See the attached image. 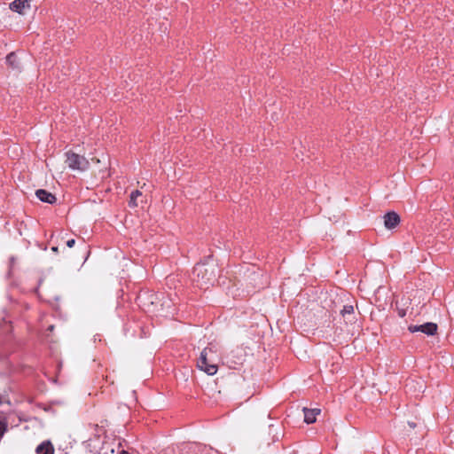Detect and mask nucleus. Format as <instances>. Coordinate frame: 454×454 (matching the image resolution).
I'll return each mask as SVG.
<instances>
[{
    "mask_svg": "<svg viewBox=\"0 0 454 454\" xmlns=\"http://www.w3.org/2000/svg\"><path fill=\"white\" fill-rule=\"evenodd\" d=\"M66 163L70 169L77 171H85L90 166L89 160L84 156L73 152L66 153Z\"/></svg>",
    "mask_w": 454,
    "mask_h": 454,
    "instance_id": "obj_3",
    "label": "nucleus"
},
{
    "mask_svg": "<svg viewBox=\"0 0 454 454\" xmlns=\"http://www.w3.org/2000/svg\"><path fill=\"white\" fill-rule=\"evenodd\" d=\"M320 409L303 408L304 421L307 424L314 423L317 419V416L320 414Z\"/></svg>",
    "mask_w": 454,
    "mask_h": 454,
    "instance_id": "obj_7",
    "label": "nucleus"
},
{
    "mask_svg": "<svg viewBox=\"0 0 454 454\" xmlns=\"http://www.w3.org/2000/svg\"><path fill=\"white\" fill-rule=\"evenodd\" d=\"M35 195L43 202L49 204H53L56 202L55 195L46 190L39 189L35 192Z\"/></svg>",
    "mask_w": 454,
    "mask_h": 454,
    "instance_id": "obj_6",
    "label": "nucleus"
},
{
    "mask_svg": "<svg viewBox=\"0 0 454 454\" xmlns=\"http://www.w3.org/2000/svg\"><path fill=\"white\" fill-rule=\"evenodd\" d=\"M215 352L216 347L210 344L201 351L197 362L198 368L208 375H215L217 372V365L214 363V359L210 356Z\"/></svg>",
    "mask_w": 454,
    "mask_h": 454,
    "instance_id": "obj_2",
    "label": "nucleus"
},
{
    "mask_svg": "<svg viewBox=\"0 0 454 454\" xmlns=\"http://www.w3.org/2000/svg\"><path fill=\"white\" fill-rule=\"evenodd\" d=\"M353 313H354V307H353L352 305H350V304H348V305H345V306L343 307V309L340 310V314H341V316H342L345 319H347V318H348V317H347L348 316H350V315H352Z\"/></svg>",
    "mask_w": 454,
    "mask_h": 454,
    "instance_id": "obj_12",
    "label": "nucleus"
},
{
    "mask_svg": "<svg viewBox=\"0 0 454 454\" xmlns=\"http://www.w3.org/2000/svg\"><path fill=\"white\" fill-rule=\"evenodd\" d=\"M51 250H52L53 252H58V247H51Z\"/></svg>",
    "mask_w": 454,
    "mask_h": 454,
    "instance_id": "obj_17",
    "label": "nucleus"
},
{
    "mask_svg": "<svg viewBox=\"0 0 454 454\" xmlns=\"http://www.w3.org/2000/svg\"><path fill=\"white\" fill-rule=\"evenodd\" d=\"M74 244H75V240L74 239L67 241V246L70 248L73 247L74 246Z\"/></svg>",
    "mask_w": 454,
    "mask_h": 454,
    "instance_id": "obj_15",
    "label": "nucleus"
},
{
    "mask_svg": "<svg viewBox=\"0 0 454 454\" xmlns=\"http://www.w3.org/2000/svg\"><path fill=\"white\" fill-rule=\"evenodd\" d=\"M121 454H128L126 451L122 450Z\"/></svg>",
    "mask_w": 454,
    "mask_h": 454,
    "instance_id": "obj_19",
    "label": "nucleus"
},
{
    "mask_svg": "<svg viewBox=\"0 0 454 454\" xmlns=\"http://www.w3.org/2000/svg\"><path fill=\"white\" fill-rule=\"evenodd\" d=\"M10 9L20 14H23L26 10L30 9V4L28 0H14L10 4Z\"/></svg>",
    "mask_w": 454,
    "mask_h": 454,
    "instance_id": "obj_5",
    "label": "nucleus"
},
{
    "mask_svg": "<svg viewBox=\"0 0 454 454\" xmlns=\"http://www.w3.org/2000/svg\"><path fill=\"white\" fill-rule=\"evenodd\" d=\"M142 196V192L138 190H136L131 192L130 200L129 202V207H135L138 206L137 199Z\"/></svg>",
    "mask_w": 454,
    "mask_h": 454,
    "instance_id": "obj_10",
    "label": "nucleus"
},
{
    "mask_svg": "<svg viewBox=\"0 0 454 454\" xmlns=\"http://www.w3.org/2000/svg\"><path fill=\"white\" fill-rule=\"evenodd\" d=\"M7 429V424L4 421H0V438L3 437Z\"/></svg>",
    "mask_w": 454,
    "mask_h": 454,
    "instance_id": "obj_14",
    "label": "nucleus"
},
{
    "mask_svg": "<svg viewBox=\"0 0 454 454\" xmlns=\"http://www.w3.org/2000/svg\"><path fill=\"white\" fill-rule=\"evenodd\" d=\"M437 325L434 323L423 324V333L427 335H434L437 331Z\"/></svg>",
    "mask_w": 454,
    "mask_h": 454,
    "instance_id": "obj_9",
    "label": "nucleus"
},
{
    "mask_svg": "<svg viewBox=\"0 0 454 454\" xmlns=\"http://www.w3.org/2000/svg\"><path fill=\"white\" fill-rule=\"evenodd\" d=\"M6 62L12 68H19L20 67V65H19V63L17 61V57H16V55L13 52H12V53L7 55Z\"/></svg>",
    "mask_w": 454,
    "mask_h": 454,
    "instance_id": "obj_11",
    "label": "nucleus"
},
{
    "mask_svg": "<svg viewBox=\"0 0 454 454\" xmlns=\"http://www.w3.org/2000/svg\"><path fill=\"white\" fill-rule=\"evenodd\" d=\"M400 223V216L395 212H388L384 215V226L388 229H394Z\"/></svg>",
    "mask_w": 454,
    "mask_h": 454,
    "instance_id": "obj_4",
    "label": "nucleus"
},
{
    "mask_svg": "<svg viewBox=\"0 0 454 454\" xmlns=\"http://www.w3.org/2000/svg\"><path fill=\"white\" fill-rule=\"evenodd\" d=\"M399 315H400V317H404L405 313L402 310V311H399Z\"/></svg>",
    "mask_w": 454,
    "mask_h": 454,
    "instance_id": "obj_18",
    "label": "nucleus"
},
{
    "mask_svg": "<svg viewBox=\"0 0 454 454\" xmlns=\"http://www.w3.org/2000/svg\"><path fill=\"white\" fill-rule=\"evenodd\" d=\"M216 266L214 263L197 264L193 268V281L200 288H207V286L213 284L215 280Z\"/></svg>",
    "mask_w": 454,
    "mask_h": 454,
    "instance_id": "obj_1",
    "label": "nucleus"
},
{
    "mask_svg": "<svg viewBox=\"0 0 454 454\" xmlns=\"http://www.w3.org/2000/svg\"><path fill=\"white\" fill-rule=\"evenodd\" d=\"M408 425L410 426V427L411 428H415L416 427V424L413 423V422H409Z\"/></svg>",
    "mask_w": 454,
    "mask_h": 454,
    "instance_id": "obj_16",
    "label": "nucleus"
},
{
    "mask_svg": "<svg viewBox=\"0 0 454 454\" xmlns=\"http://www.w3.org/2000/svg\"><path fill=\"white\" fill-rule=\"evenodd\" d=\"M38 454H53L54 448L50 442H43L36 448Z\"/></svg>",
    "mask_w": 454,
    "mask_h": 454,
    "instance_id": "obj_8",
    "label": "nucleus"
},
{
    "mask_svg": "<svg viewBox=\"0 0 454 454\" xmlns=\"http://www.w3.org/2000/svg\"><path fill=\"white\" fill-rule=\"evenodd\" d=\"M408 330L412 333H417V332L422 333L423 332V325H409Z\"/></svg>",
    "mask_w": 454,
    "mask_h": 454,
    "instance_id": "obj_13",
    "label": "nucleus"
}]
</instances>
